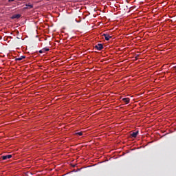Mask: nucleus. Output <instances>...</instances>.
Segmentation results:
<instances>
[{
  "mask_svg": "<svg viewBox=\"0 0 176 176\" xmlns=\"http://www.w3.org/2000/svg\"><path fill=\"white\" fill-rule=\"evenodd\" d=\"M25 58V56H21L19 58H15L16 61H21L22 60Z\"/></svg>",
  "mask_w": 176,
  "mask_h": 176,
  "instance_id": "8",
  "label": "nucleus"
},
{
  "mask_svg": "<svg viewBox=\"0 0 176 176\" xmlns=\"http://www.w3.org/2000/svg\"><path fill=\"white\" fill-rule=\"evenodd\" d=\"M43 52L45 53V52H49V51H50V49H49V48H47V47H44V48H43Z\"/></svg>",
  "mask_w": 176,
  "mask_h": 176,
  "instance_id": "10",
  "label": "nucleus"
},
{
  "mask_svg": "<svg viewBox=\"0 0 176 176\" xmlns=\"http://www.w3.org/2000/svg\"><path fill=\"white\" fill-rule=\"evenodd\" d=\"M33 8V5L31 4V3H26L25 4V8H24V9L25 10H30V9H32Z\"/></svg>",
  "mask_w": 176,
  "mask_h": 176,
  "instance_id": "4",
  "label": "nucleus"
},
{
  "mask_svg": "<svg viewBox=\"0 0 176 176\" xmlns=\"http://www.w3.org/2000/svg\"><path fill=\"white\" fill-rule=\"evenodd\" d=\"M12 155H2V156H1V159H2L3 160H7L10 159V158H12Z\"/></svg>",
  "mask_w": 176,
  "mask_h": 176,
  "instance_id": "3",
  "label": "nucleus"
},
{
  "mask_svg": "<svg viewBox=\"0 0 176 176\" xmlns=\"http://www.w3.org/2000/svg\"><path fill=\"white\" fill-rule=\"evenodd\" d=\"M122 101L124 103L129 104V103H130V98H122Z\"/></svg>",
  "mask_w": 176,
  "mask_h": 176,
  "instance_id": "7",
  "label": "nucleus"
},
{
  "mask_svg": "<svg viewBox=\"0 0 176 176\" xmlns=\"http://www.w3.org/2000/svg\"><path fill=\"white\" fill-rule=\"evenodd\" d=\"M15 0H8V2L9 3H12V2H13V1H14Z\"/></svg>",
  "mask_w": 176,
  "mask_h": 176,
  "instance_id": "12",
  "label": "nucleus"
},
{
  "mask_svg": "<svg viewBox=\"0 0 176 176\" xmlns=\"http://www.w3.org/2000/svg\"><path fill=\"white\" fill-rule=\"evenodd\" d=\"M38 52H39L40 54L44 53L43 49L39 50Z\"/></svg>",
  "mask_w": 176,
  "mask_h": 176,
  "instance_id": "11",
  "label": "nucleus"
},
{
  "mask_svg": "<svg viewBox=\"0 0 176 176\" xmlns=\"http://www.w3.org/2000/svg\"><path fill=\"white\" fill-rule=\"evenodd\" d=\"M21 14H14L12 17H11V19H20L21 18Z\"/></svg>",
  "mask_w": 176,
  "mask_h": 176,
  "instance_id": "6",
  "label": "nucleus"
},
{
  "mask_svg": "<svg viewBox=\"0 0 176 176\" xmlns=\"http://www.w3.org/2000/svg\"><path fill=\"white\" fill-rule=\"evenodd\" d=\"M138 134H139V131H135V132L131 133V138H137V136L138 135Z\"/></svg>",
  "mask_w": 176,
  "mask_h": 176,
  "instance_id": "5",
  "label": "nucleus"
},
{
  "mask_svg": "<svg viewBox=\"0 0 176 176\" xmlns=\"http://www.w3.org/2000/svg\"><path fill=\"white\" fill-rule=\"evenodd\" d=\"M94 48L98 51H101L104 49V46L102 43H98L95 45Z\"/></svg>",
  "mask_w": 176,
  "mask_h": 176,
  "instance_id": "1",
  "label": "nucleus"
},
{
  "mask_svg": "<svg viewBox=\"0 0 176 176\" xmlns=\"http://www.w3.org/2000/svg\"><path fill=\"white\" fill-rule=\"evenodd\" d=\"M102 36L104 37V39L107 41H109L111 38H112V36H110L109 34H103Z\"/></svg>",
  "mask_w": 176,
  "mask_h": 176,
  "instance_id": "2",
  "label": "nucleus"
},
{
  "mask_svg": "<svg viewBox=\"0 0 176 176\" xmlns=\"http://www.w3.org/2000/svg\"><path fill=\"white\" fill-rule=\"evenodd\" d=\"M173 69L175 70V72H176V67H173Z\"/></svg>",
  "mask_w": 176,
  "mask_h": 176,
  "instance_id": "13",
  "label": "nucleus"
},
{
  "mask_svg": "<svg viewBox=\"0 0 176 176\" xmlns=\"http://www.w3.org/2000/svg\"><path fill=\"white\" fill-rule=\"evenodd\" d=\"M75 135H78V136H82L83 135V133H82V131L76 132L75 133Z\"/></svg>",
  "mask_w": 176,
  "mask_h": 176,
  "instance_id": "9",
  "label": "nucleus"
}]
</instances>
